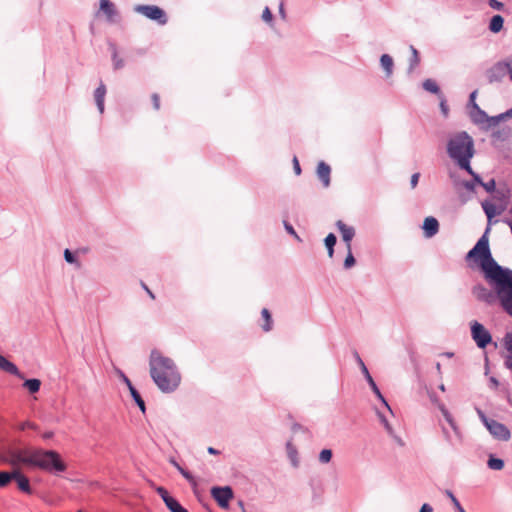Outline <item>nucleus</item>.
Returning <instances> with one entry per match:
<instances>
[{
    "instance_id": "54",
    "label": "nucleus",
    "mask_w": 512,
    "mask_h": 512,
    "mask_svg": "<svg viewBox=\"0 0 512 512\" xmlns=\"http://www.w3.org/2000/svg\"><path fill=\"white\" fill-rule=\"evenodd\" d=\"M463 186H464V188H465L467 191H469V192H475V187H476V185H475V182H474V181H471V180H470V181H464V182H463Z\"/></svg>"
},
{
    "instance_id": "22",
    "label": "nucleus",
    "mask_w": 512,
    "mask_h": 512,
    "mask_svg": "<svg viewBox=\"0 0 512 512\" xmlns=\"http://www.w3.org/2000/svg\"><path fill=\"white\" fill-rule=\"evenodd\" d=\"M509 118H512V107L503 113H500L495 116H491L489 119V125H487V128L494 127V126L498 125L501 121H505Z\"/></svg>"
},
{
    "instance_id": "57",
    "label": "nucleus",
    "mask_w": 512,
    "mask_h": 512,
    "mask_svg": "<svg viewBox=\"0 0 512 512\" xmlns=\"http://www.w3.org/2000/svg\"><path fill=\"white\" fill-rule=\"evenodd\" d=\"M419 178H420V173L416 172V173L412 174L411 180H410V184H411L412 188H415L417 186Z\"/></svg>"
},
{
    "instance_id": "16",
    "label": "nucleus",
    "mask_w": 512,
    "mask_h": 512,
    "mask_svg": "<svg viewBox=\"0 0 512 512\" xmlns=\"http://www.w3.org/2000/svg\"><path fill=\"white\" fill-rule=\"evenodd\" d=\"M330 174V166L324 161H320L317 165V176L326 188L330 185Z\"/></svg>"
},
{
    "instance_id": "21",
    "label": "nucleus",
    "mask_w": 512,
    "mask_h": 512,
    "mask_svg": "<svg viewBox=\"0 0 512 512\" xmlns=\"http://www.w3.org/2000/svg\"><path fill=\"white\" fill-rule=\"evenodd\" d=\"M105 95H106V87L101 82L100 85L96 88V90L94 92L95 103H96V106L101 114L104 112Z\"/></svg>"
},
{
    "instance_id": "56",
    "label": "nucleus",
    "mask_w": 512,
    "mask_h": 512,
    "mask_svg": "<svg viewBox=\"0 0 512 512\" xmlns=\"http://www.w3.org/2000/svg\"><path fill=\"white\" fill-rule=\"evenodd\" d=\"M153 107L155 110H158L160 108V98L157 93L152 94L151 96Z\"/></svg>"
},
{
    "instance_id": "53",
    "label": "nucleus",
    "mask_w": 512,
    "mask_h": 512,
    "mask_svg": "<svg viewBox=\"0 0 512 512\" xmlns=\"http://www.w3.org/2000/svg\"><path fill=\"white\" fill-rule=\"evenodd\" d=\"M440 109H441V112L442 114L447 117L448 116V113H449V108H448V105H447V102L445 100L444 97H441V101H440Z\"/></svg>"
},
{
    "instance_id": "60",
    "label": "nucleus",
    "mask_w": 512,
    "mask_h": 512,
    "mask_svg": "<svg viewBox=\"0 0 512 512\" xmlns=\"http://www.w3.org/2000/svg\"><path fill=\"white\" fill-rule=\"evenodd\" d=\"M389 436L392 437L399 446H404L403 440L395 433V431H393V435Z\"/></svg>"
},
{
    "instance_id": "45",
    "label": "nucleus",
    "mask_w": 512,
    "mask_h": 512,
    "mask_svg": "<svg viewBox=\"0 0 512 512\" xmlns=\"http://www.w3.org/2000/svg\"><path fill=\"white\" fill-rule=\"evenodd\" d=\"M445 494L450 498L451 502L453 503L454 507L457 509L458 512L464 510V508L461 506L458 499L455 497L453 492L451 490H445Z\"/></svg>"
},
{
    "instance_id": "63",
    "label": "nucleus",
    "mask_w": 512,
    "mask_h": 512,
    "mask_svg": "<svg viewBox=\"0 0 512 512\" xmlns=\"http://www.w3.org/2000/svg\"><path fill=\"white\" fill-rule=\"evenodd\" d=\"M279 13L282 16V18H285V10H284V1H281L279 4Z\"/></svg>"
},
{
    "instance_id": "44",
    "label": "nucleus",
    "mask_w": 512,
    "mask_h": 512,
    "mask_svg": "<svg viewBox=\"0 0 512 512\" xmlns=\"http://www.w3.org/2000/svg\"><path fill=\"white\" fill-rule=\"evenodd\" d=\"M283 226L289 235L293 236L297 241L302 242V239L300 238V236L297 234V232L295 231L293 226L288 221L284 220Z\"/></svg>"
},
{
    "instance_id": "29",
    "label": "nucleus",
    "mask_w": 512,
    "mask_h": 512,
    "mask_svg": "<svg viewBox=\"0 0 512 512\" xmlns=\"http://www.w3.org/2000/svg\"><path fill=\"white\" fill-rule=\"evenodd\" d=\"M261 316L264 319V324L262 325V329L264 332H269L273 328V320L271 314L267 308H263L261 311Z\"/></svg>"
},
{
    "instance_id": "38",
    "label": "nucleus",
    "mask_w": 512,
    "mask_h": 512,
    "mask_svg": "<svg viewBox=\"0 0 512 512\" xmlns=\"http://www.w3.org/2000/svg\"><path fill=\"white\" fill-rule=\"evenodd\" d=\"M346 249H347V256L344 260L343 267H344V269L348 270L356 264V259L352 253V247H349Z\"/></svg>"
},
{
    "instance_id": "6",
    "label": "nucleus",
    "mask_w": 512,
    "mask_h": 512,
    "mask_svg": "<svg viewBox=\"0 0 512 512\" xmlns=\"http://www.w3.org/2000/svg\"><path fill=\"white\" fill-rule=\"evenodd\" d=\"M353 354V357L356 361V363L358 364L364 378L366 379L368 385L370 386L371 390L373 391V393L375 394V396L382 402V404L388 409V411L390 413H393L390 405L388 404V402L386 401V399L384 398L383 394L381 393L380 389L378 388L376 382L374 381V379L372 378L367 366L365 365L364 361L362 360V358L360 357L359 353L357 352V350H354L352 352Z\"/></svg>"
},
{
    "instance_id": "58",
    "label": "nucleus",
    "mask_w": 512,
    "mask_h": 512,
    "mask_svg": "<svg viewBox=\"0 0 512 512\" xmlns=\"http://www.w3.org/2000/svg\"><path fill=\"white\" fill-rule=\"evenodd\" d=\"M293 169L296 175L301 174V167L296 156L293 158Z\"/></svg>"
},
{
    "instance_id": "37",
    "label": "nucleus",
    "mask_w": 512,
    "mask_h": 512,
    "mask_svg": "<svg viewBox=\"0 0 512 512\" xmlns=\"http://www.w3.org/2000/svg\"><path fill=\"white\" fill-rule=\"evenodd\" d=\"M511 130L508 127L493 131L492 137L497 140L505 141L510 136Z\"/></svg>"
},
{
    "instance_id": "12",
    "label": "nucleus",
    "mask_w": 512,
    "mask_h": 512,
    "mask_svg": "<svg viewBox=\"0 0 512 512\" xmlns=\"http://www.w3.org/2000/svg\"><path fill=\"white\" fill-rule=\"evenodd\" d=\"M509 71L508 66L504 61L497 62L487 71V78L490 83L501 81Z\"/></svg>"
},
{
    "instance_id": "49",
    "label": "nucleus",
    "mask_w": 512,
    "mask_h": 512,
    "mask_svg": "<svg viewBox=\"0 0 512 512\" xmlns=\"http://www.w3.org/2000/svg\"><path fill=\"white\" fill-rule=\"evenodd\" d=\"M156 492L161 497L163 502L167 501L168 498L172 497L169 495L168 491L164 487H161V486L156 488Z\"/></svg>"
},
{
    "instance_id": "42",
    "label": "nucleus",
    "mask_w": 512,
    "mask_h": 512,
    "mask_svg": "<svg viewBox=\"0 0 512 512\" xmlns=\"http://www.w3.org/2000/svg\"><path fill=\"white\" fill-rule=\"evenodd\" d=\"M376 413H377V416H378L381 424L384 426L386 432L388 433V435H393L394 429L392 428V426L388 422V420L385 417V415H383L380 411H377Z\"/></svg>"
},
{
    "instance_id": "24",
    "label": "nucleus",
    "mask_w": 512,
    "mask_h": 512,
    "mask_svg": "<svg viewBox=\"0 0 512 512\" xmlns=\"http://www.w3.org/2000/svg\"><path fill=\"white\" fill-rule=\"evenodd\" d=\"M381 67L385 70L386 76L389 77L393 72V59L388 54H383L380 58Z\"/></svg>"
},
{
    "instance_id": "2",
    "label": "nucleus",
    "mask_w": 512,
    "mask_h": 512,
    "mask_svg": "<svg viewBox=\"0 0 512 512\" xmlns=\"http://www.w3.org/2000/svg\"><path fill=\"white\" fill-rule=\"evenodd\" d=\"M150 376L163 393H172L180 385L181 375L174 361L153 349L149 357Z\"/></svg>"
},
{
    "instance_id": "25",
    "label": "nucleus",
    "mask_w": 512,
    "mask_h": 512,
    "mask_svg": "<svg viewBox=\"0 0 512 512\" xmlns=\"http://www.w3.org/2000/svg\"><path fill=\"white\" fill-rule=\"evenodd\" d=\"M489 384H490V388L492 389H497V388H500V391L509 396L510 395V388H509V385L508 383H500L496 377L494 376H491L489 378Z\"/></svg>"
},
{
    "instance_id": "33",
    "label": "nucleus",
    "mask_w": 512,
    "mask_h": 512,
    "mask_svg": "<svg viewBox=\"0 0 512 512\" xmlns=\"http://www.w3.org/2000/svg\"><path fill=\"white\" fill-rule=\"evenodd\" d=\"M100 9L108 16L112 17L116 14L114 4L110 0H100Z\"/></svg>"
},
{
    "instance_id": "31",
    "label": "nucleus",
    "mask_w": 512,
    "mask_h": 512,
    "mask_svg": "<svg viewBox=\"0 0 512 512\" xmlns=\"http://www.w3.org/2000/svg\"><path fill=\"white\" fill-rule=\"evenodd\" d=\"M23 386L32 394L40 390L41 382L39 379L31 378L24 381Z\"/></svg>"
},
{
    "instance_id": "18",
    "label": "nucleus",
    "mask_w": 512,
    "mask_h": 512,
    "mask_svg": "<svg viewBox=\"0 0 512 512\" xmlns=\"http://www.w3.org/2000/svg\"><path fill=\"white\" fill-rule=\"evenodd\" d=\"M0 369H2L3 371H5L11 375L18 377V378H21V379L23 378V374L20 372L18 367L13 362L8 360L5 356H3L1 354H0Z\"/></svg>"
},
{
    "instance_id": "4",
    "label": "nucleus",
    "mask_w": 512,
    "mask_h": 512,
    "mask_svg": "<svg viewBox=\"0 0 512 512\" xmlns=\"http://www.w3.org/2000/svg\"><path fill=\"white\" fill-rule=\"evenodd\" d=\"M32 467L42 469L48 473L58 475L66 471L67 466L63 462L60 454L54 450H45L42 448L33 449Z\"/></svg>"
},
{
    "instance_id": "14",
    "label": "nucleus",
    "mask_w": 512,
    "mask_h": 512,
    "mask_svg": "<svg viewBox=\"0 0 512 512\" xmlns=\"http://www.w3.org/2000/svg\"><path fill=\"white\" fill-rule=\"evenodd\" d=\"M336 227L341 233L342 239L346 244V248L352 247L351 241L355 236L354 227L346 225L342 220H338L336 222Z\"/></svg>"
},
{
    "instance_id": "52",
    "label": "nucleus",
    "mask_w": 512,
    "mask_h": 512,
    "mask_svg": "<svg viewBox=\"0 0 512 512\" xmlns=\"http://www.w3.org/2000/svg\"><path fill=\"white\" fill-rule=\"evenodd\" d=\"M262 19L265 22H272L273 16H272V13H271L269 7H265V9L263 10Z\"/></svg>"
},
{
    "instance_id": "10",
    "label": "nucleus",
    "mask_w": 512,
    "mask_h": 512,
    "mask_svg": "<svg viewBox=\"0 0 512 512\" xmlns=\"http://www.w3.org/2000/svg\"><path fill=\"white\" fill-rule=\"evenodd\" d=\"M472 294L474 297L481 302H484L486 304H493L496 300H498V295L495 289L489 290L482 284H476L472 288Z\"/></svg>"
},
{
    "instance_id": "55",
    "label": "nucleus",
    "mask_w": 512,
    "mask_h": 512,
    "mask_svg": "<svg viewBox=\"0 0 512 512\" xmlns=\"http://www.w3.org/2000/svg\"><path fill=\"white\" fill-rule=\"evenodd\" d=\"M489 5L490 7L496 10H502L504 8V4L497 0H489Z\"/></svg>"
},
{
    "instance_id": "41",
    "label": "nucleus",
    "mask_w": 512,
    "mask_h": 512,
    "mask_svg": "<svg viewBox=\"0 0 512 512\" xmlns=\"http://www.w3.org/2000/svg\"><path fill=\"white\" fill-rule=\"evenodd\" d=\"M481 186L488 193L496 192L497 194H502L503 197L505 196L500 190H496V181L493 178L487 182H483Z\"/></svg>"
},
{
    "instance_id": "1",
    "label": "nucleus",
    "mask_w": 512,
    "mask_h": 512,
    "mask_svg": "<svg viewBox=\"0 0 512 512\" xmlns=\"http://www.w3.org/2000/svg\"><path fill=\"white\" fill-rule=\"evenodd\" d=\"M487 227L474 247L466 254V261L479 264L485 279L495 289L502 309L512 317V270L502 267L492 257Z\"/></svg>"
},
{
    "instance_id": "19",
    "label": "nucleus",
    "mask_w": 512,
    "mask_h": 512,
    "mask_svg": "<svg viewBox=\"0 0 512 512\" xmlns=\"http://www.w3.org/2000/svg\"><path fill=\"white\" fill-rule=\"evenodd\" d=\"M503 346L508 353L504 361V365L506 368L512 371V331L507 332L503 337Z\"/></svg>"
},
{
    "instance_id": "40",
    "label": "nucleus",
    "mask_w": 512,
    "mask_h": 512,
    "mask_svg": "<svg viewBox=\"0 0 512 512\" xmlns=\"http://www.w3.org/2000/svg\"><path fill=\"white\" fill-rule=\"evenodd\" d=\"M412 55L409 63V71H412L420 62V57L417 49L414 46H410Z\"/></svg>"
},
{
    "instance_id": "62",
    "label": "nucleus",
    "mask_w": 512,
    "mask_h": 512,
    "mask_svg": "<svg viewBox=\"0 0 512 512\" xmlns=\"http://www.w3.org/2000/svg\"><path fill=\"white\" fill-rule=\"evenodd\" d=\"M27 428H35L34 424L31 423V422H23L21 425H20V429L21 430H25Z\"/></svg>"
},
{
    "instance_id": "3",
    "label": "nucleus",
    "mask_w": 512,
    "mask_h": 512,
    "mask_svg": "<svg viewBox=\"0 0 512 512\" xmlns=\"http://www.w3.org/2000/svg\"><path fill=\"white\" fill-rule=\"evenodd\" d=\"M447 154L460 169L470 170L471 159L475 154L473 138L466 131L452 134L447 142Z\"/></svg>"
},
{
    "instance_id": "20",
    "label": "nucleus",
    "mask_w": 512,
    "mask_h": 512,
    "mask_svg": "<svg viewBox=\"0 0 512 512\" xmlns=\"http://www.w3.org/2000/svg\"><path fill=\"white\" fill-rule=\"evenodd\" d=\"M473 123L482 124L487 123L489 125V116L484 110H482L477 103H474V110L470 114Z\"/></svg>"
},
{
    "instance_id": "28",
    "label": "nucleus",
    "mask_w": 512,
    "mask_h": 512,
    "mask_svg": "<svg viewBox=\"0 0 512 512\" xmlns=\"http://www.w3.org/2000/svg\"><path fill=\"white\" fill-rule=\"evenodd\" d=\"M170 463L178 470V472L191 484H195V478L186 469H184L175 459H171Z\"/></svg>"
},
{
    "instance_id": "47",
    "label": "nucleus",
    "mask_w": 512,
    "mask_h": 512,
    "mask_svg": "<svg viewBox=\"0 0 512 512\" xmlns=\"http://www.w3.org/2000/svg\"><path fill=\"white\" fill-rule=\"evenodd\" d=\"M64 259H65V261L67 263H70V264H73V263L77 262L76 256L69 249H65V251H64Z\"/></svg>"
},
{
    "instance_id": "7",
    "label": "nucleus",
    "mask_w": 512,
    "mask_h": 512,
    "mask_svg": "<svg viewBox=\"0 0 512 512\" xmlns=\"http://www.w3.org/2000/svg\"><path fill=\"white\" fill-rule=\"evenodd\" d=\"M471 337L480 349H485L492 342V335L488 329L478 321L470 323Z\"/></svg>"
},
{
    "instance_id": "8",
    "label": "nucleus",
    "mask_w": 512,
    "mask_h": 512,
    "mask_svg": "<svg viewBox=\"0 0 512 512\" xmlns=\"http://www.w3.org/2000/svg\"><path fill=\"white\" fill-rule=\"evenodd\" d=\"M134 11L150 20L156 21L159 25H165L168 22L166 12L156 5H136Z\"/></svg>"
},
{
    "instance_id": "46",
    "label": "nucleus",
    "mask_w": 512,
    "mask_h": 512,
    "mask_svg": "<svg viewBox=\"0 0 512 512\" xmlns=\"http://www.w3.org/2000/svg\"><path fill=\"white\" fill-rule=\"evenodd\" d=\"M336 242H337V237L335 236L334 233H329L324 239V244H325L326 248L335 247Z\"/></svg>"
},
{
    "instance_id": "64",
    "label": "nucleus",
    "mask_w": 512,
    "mask_h": 512,
    "mask_svg": "<svg viewBox=\"0 0 512 512\" xmlns=\"http://www.w3.org/2000/svg\"><path fill=\"white\" fill-rule=\"evenodd\" d=\"M504 62L506 63L508 68L512 69V55L510 57H508L506 60H504Z\"/></svg>"
},
{
    "instance_id": "30",
    "label": "nucleus",
    "mask_w": 512,
    "mask_h": 512,
    "mask_svg": "<svg viewBox=\"0 0 512 512\" xmlns=\"http://www.w3.org/2000/svg\"><path fill=\"white\" fill-rule=\"evenodd\" d=\"M286 451H287V455H288V458L290 459L292 465L294 467H297L298 466V452H297V449L296 447L292 444L291 441H288L286 443Z\"/></svg>"
},
{
    "instance_id": "11",
    "label": "nucleus",
    "mask_w": 512,
    "mask_h": 512,
    "mask_svg": "<svg viewBox=\"0 0 512 512\" xmlns=\"http://www.w3.org/2000/svg\"><path fill=\"white\" fill-rule=\"evenodd\" d=\"M432 401L437 403V407L440 410V412L442 413V415H443L444 419L446 420V422L451 427V429H452V431L454 433V437L459 442H461L462 439H463L462 432H461L459 426L457 425V423L455 422L453 416L449 412V410L446 408V406L442 402H439V401H437V400H435L433 398H432Z\"/></svg>"
},
{
    "instance_id": "32",
    "label": "nucleus",
    "mask_w": 512,
    "mask_h": 512,
    "mask_svg": "<svg viewBox=\"0 0 512 512\" xmlns=\"http://www.w3.org/2000/svg\"><path fill=\"white\" fill-rule=\"evenodd\" d=\"M504 465H505L504 460L497 458L493 455L489 456L488 461H487V466L491 470H496V471L502 470L504 468Z\"/></svg>"
},
{
    "instance_id": "59",
    "label": "nucleus",
    "mask_w": 512,
    "mask_h": 512,
    "mask_svg": "<svg viewBox=\"0 0 512 512\" xmlns=\"http://www.w3.org/2000/svg\"><path fill=\"white\" fill-rule=\"evenodd\" d=\"M419 512H433V508H432V506L430 504L424 503L421 506Z\"/></svg>"
},
{
    "instance_id": "9",
    "label": "nucleus",
    "mask_w": 512,
    "mask_h": 512,
    "mask_svg": "<svg viewBox=\"0 0 512 512\" xmlns=\"http://www.w3.org/2000/svg\"><path fill=\"white\" fill-rule=\"evenodd\" d=\"M211 496L221 508L227 509L234 492L230 486H214L211 488Z\"/></svg>"
},
{
    "instance_id": "61",
    "label": "nucleus",
    "mask_w": 512,
    "mask_h": 512,
    "mask_svg": "<svg viewBox=\"0 0 512 512\" xmlns=\"http://www.w3.org/2000/svg\"><path fill=\"white\" fill-rule=\"evenodd\" d=\"M476 95H477V91L475 90L469 96V104L472 106L473 109H474V103H476L475 102Z\"/></svg>"
},
{
    "instance_id": "51",
    "label": "nucleus",
    "mask_w": 512,
    "mask_h": 512,
    "mask_svg": "<svg viewBox=\"0 0 512 512\" xmlns=\"http://www.w3.org/2000/svg\"><path fill=\"white\" fill-rule=\"evenodd\" d=\"M442 429V433H443V436L445 438V440L450 444V445H454L455 442H454V438L452 437V435L450 434V432L447 430L446 427L442 426L441 427Z\"/></svg>"
},
{
    "instance_id": "5",
    "label": "nucleus",
    "mask_w": 512,
    "mask_h": 512,
    "mask_svg": "<svg viewBox=\"0 0 512 512\" xmlns=\"http://www.w3.org/2000/svg\"><path fill=\"white\" fill-rule=\"evenodd\" d=\"M478 414L483 424L494 438L501 441H508L510 439L511 433L504 424L488 418L481 410H478Z\"/></svg>"
},
{
    "instance_id": "43",
    "label": "nucleus",
    "mask_w": 512,
    "mask_h": 512,
    "mask_svg": "<svg viewBox=\"0 0 512 512\" xmlns=\"http://www.w3.org/2000/svg\"><path fill=\"white\" fill-rule=\"evenodd\" d=\"M333 453L330 449H323L319 454V461L321 463H329L332 459Z\"/></svg>"
},
{
    "instance_id": "36",
    "label": "nucleus",
    "mask_w": 512,
    "mask_h": 512,
    "mask_svg": "<svg viewBox=\"0 0 512 512\" xmlns=\"http://www.w3.org/2000/svg\"><path fill=\"white\" fill-rule=\"evenodd\" d=\"M422 86L423 88L430 92V93H433V94H437L439 95L441 92H440V88L439 86L437 85V83L432 80V79H426L423 83H422Z\"/></svg>"
},
{
    "instance_id": "13",
    "label": "nucleus",
    "mask_w": 512,
    "mask_h": 512,
    "mask_svg": "<svg viewBox=\"0 0 512 512\" xmlns=\"http://www.w3.org/2000/svg\"><path fill=\"white\" fill-rule=\"evenodd\" d=\"M12 464H24L32 466L33 464V449H22L12 452Z\"/></svg>"
},
{
    "instance_id": "15",
    "label": "nucleus",
    "mask_w": 512,
    "mask_h": 512,
    "mask_svg": "<svg viewBox=\"0 0 512 512\" xmlns=\"http://www.w3.org/2000/svg\"><path fill=\"white\" fill-rule=\"evenodd\" d=\"M422 229H423L424 236L426 238H432L439 231V222L433 216L426 217L424 219Z\"/></svg>"
},
{
    "instance_id": "27",
    "label": "nucleus",
    "mask_w": 512,
    "mask_h": 512,
    "mask_svg": "<svg viewBox=\"0 0 512 512\" xmlns=\"http://www.w3.org/2000/svg\"><path fill=\"white\" fill-rule=\"evenodd\" d=\"M166 507L170 510V512H188L186 508H184L177 499L174 497L168 498L167 501L164 502Z\"/></svg>"
},
{
    "instance_id": "48",
    "label": "nucleus",
    "mask_w": 512,
    "mask_h": 512,
    "mask_svg": "<svg viewBox=\"0 0 512 512\" xmlns=\"http://www.w3.org/2000/svg\"><path fill=\"white\" fill-rule=\"evenodd\" d=\"M119 378L125 383V385L129 388L133 387V384L132 382L130 381V379L125 375V373L120 370V369H117L116 370Z\"/></svg>"
},
{
    "instance_id": "35",
    "label": "nucleus",
    "mask_w": 512,
    "mask_h": 512,
    "mask_svg": "<svg viewBox=\"0 0 512 512\" xmlns=\"http://www.w3.org/2000/svg\"><path fill=\"white\" fill-rule=\"evenodd\" d=\"M110 48L112 51V61H113V67L115 70L122 69L124 67V61L123 59L118 57V52L116 46L111 43Z\"/></svg>"
},
{
    "instance_id": "34",
    "label": "nucleus",
    "mask_w": 512,
    "mask_h": 512,
    "mask_svg": "<svg viewBox=\"0 0 512 512\" xmlns=\"http://www.w3.org/2000/svg\"><path fill=\"white\" fill-rule=\"evenodd\" d=\"M481 205L488 219H492L499 213L496 206L487 200L483 201Z\"/></svg>"
},
{
    "instance_id": "17",
    "label": "nucleus",
    "mask_w": 512,
    "mask_h": 512,
    "mask_svg": "<svg viewBox=\"0 0 512 512\" xmlns=\"http://www.w3.org/2000/svg\"><path fill=\"white\" fill-rule=\"evenodd\" d=\"M17 483L18 488L27 494L32 493V489L30 486V481L28 477H26L19 469L14 470V479Z\"/></svg>"
},
{
    "instance_id": "23",
    "label": "nucleus",
    "mask_w": 512,
    "mask_h": 512,
    "mask_svg": "<svg viewBox=\"0 0 512 512\" xmlns=\"http://www.w3.org/2000/svg\"><path fill=\"white\" fill-rule=\"evenodd\" d=\"M503 25H504V18L501 15H499V14L494 15L490 19L489 30L492 33H498V32H500L502 30Z\"/></svg>"
},
{
    "instance_id": "26",
    "label": "nucleus",
    "mask_w": 512,
    "mask_h": 512,
    "mask_svg": "<svg viewBox=\"0 0 512 512\" xmlns=\"http://www.w3.org/2000/svg\"><path fill=\"white\" fill-rule=\"evenodd\" d=\"M129 392H130V395L133 398L134 402L136 403V405L141 410V412L145 413L146 412L145 402L142 399V397H141L140 393L138 392V390L133 386V387L129 388Z\"/></svg>"
},
{
    "instance_id": "39",
    "label": "nucleus",
    "mask_w": 512,
    "mask_h": 512,
    "mask_svg": "<svg viewBox=\"0 0 512 512\" xmlns=\"http://www.w3.org/2000/svg\"><path fill=\"white\" fill-rule=\"evenodd\" d=\"M14 479V470L12 472L0 471V487H6Z\"/></svg>"
},
{
    "instance_id": "50",
    "label": "nucleus",
    "mask_w": 512,
    "mask_h": 512,
    "mask_svg": "<svg viewBox=\"0 0 512 512\" xmlns=\"http://www.w3.org/2000/svg\"><path fill=\"white\" fill-rule=\"evenodd\" d=\"M465 171L472 176L473 179L471 181H474L475 185H477V184L482 185L483 181H482L480 175L475 173L471 166H470V170H465Z\"/></svg>"
}]
</instances>
